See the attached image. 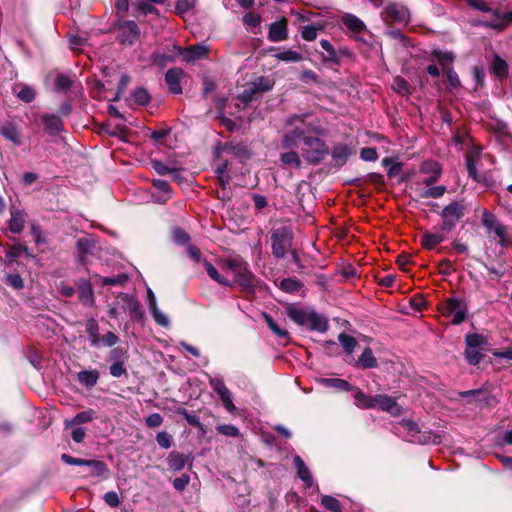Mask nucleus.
Listing matches in <instances>:
<instances>
[{
    "label": "nucleus",
    "mask_w": 512,
    "mask_h": 512,
    "mask_svg": "<svg viewBox=\"0 0 512 512\" xmlns=\"http://www.w3.org/2000/svg\"><path fill=\"white\" fill-rule=\"evenodd\" d=\"M374 408H379L391 414H396L400 410L395 398L387 394H377L374 396Z\"/></svg>",
    "instance_id": "nucleus-17"
},
{
    "label": "nucleus",
    "mask_w": 512,
    "mask_h": 512,
    "mask_svg": "<svg viewBox=\"0 0 512 512\" xmlns=\"http://www.w3.org/2000/svg\"><path fill=\"white\" fill-rule=\"evenodd\" d=\"M118 298L124 303L123 308L129 311L132 320L141 322L144 319L145 313L135 296L121 292Z\"/></svg>",
    "instance_id": "nucleus-10"
},
{
    "label": "nucleus",
    "mask_w": 512,
    "mask_h": 512,
    "mask_svg": "<svg viewBox=\"0 0 512 512\" xmlns=\"http://www.w3.org/2000/svg\"><path fill=\"white\" fill-rule=\"evenodd\" d=\"M308 116V114H291L285 120V125L294 128L297 126V123H300L302 124V128L309 129V126L306 123V119Z\"/></svg>",
    "instance_id": "nucleus-59"
},
{
    "label": "nucleus",
    "mask_w": 512,
    "mask_h": 512,
    "mask_svg": "<svg viewBox=\"0 0 512 512\" xmlns=\"http://www.w3.org/2000/svg\"><path fill=\"white\" fill-rule=\"evenodd\" d=\"M99 377L100 373L96 369L83 370L77 374V380L87 389L93 388L97 384Z\"/></svg>",
    "instance_id": "nucleus-23"
},
{
    "label": "nucleus",
    "mask_w": 512,
    "mask_h": 512,
    "mask_svg": "<svg viewBox=\"0 0 512 512\" xmlns=\"http://www.w3.org/2000/svg\"><path fill=\"white\" fill-rule=\"evenodd\" d=\"M172 239L178 245H188L191 238L184 228L176 227L172 230Z\"/></svg>",
    "instance_id": "nucleus-56"
},
{
    "label": "nucleus",
    "mask_w": 512,
    "mask_h": 512,
    "mask_svg": "<svg viewBox=\"0 0 512 512\" xmlns=\"http://www.w3.org/2000/svg\"><path fill=\"white\" fill-rule=\"evenodd\" d=\"M128 281V276L124 273L114 277H101L103 286H124Z\"/></svg>",
    "instance_id": "nucleus-58"
},
{
    "label": "nucleus",
    "mask_w": 512,
    "mask_h": 512,
    "mask_svg": "<svg viewBox=\"0 0 512 512\" xmlns=\"http://www.w3.org/2000/svg\"><path fill=\"white\" fill-rule=\"evenodd\" d=\"M395 91L401 95L410 94V85L406 79L397 76L394 78Z\"/></svg>",
    "instance_id": "nucleus-64"
},
{
    "label": "nucleus",
    "mask_w": 512,
    "mask_h": 512,
    "mask_svg": "<svg viewBox=\"0 0 512 512\" xmlns=\"http://www.w3.org/2000/svg\"><path fill=\"white\" fill-rule=\"evenodd\" d=\"M321 504L329 511L341 512V503L338 499L330 495H324L321 498Z\"/></svg>",
    "instance_id": "nucleus-60"
},
{
    "label": "nucleus",
    "mask_w": 512,
    "mask_h": 512,
    "mask_svg": "<svg viewBox=\"0 0 512 512\" xmlns=\"http://www.w3.org/2000/svg\"><path fill=\"white\" fill-rule=\"evenodd\" d=\"M288 20L283 17L270 24L268 39L271 42H281L288 39Z\"/></svg>",
    "instance_id": "nucleus-15"
},
{
    "label": "nucleus",
    "mask_w": 512,
    "mask_h": 512,
    "mask_svg": "<svg viewBox=\"0 0 512 512\" xmlns=\"http://www.w3.org/2000/svg\"><path fill=\"white\" fill-rule=\"evenodd\" d=\"M209 49L203 44H195L184 48L183 60L187 63L208 57Z\"/></svg>",
    "instance_id": "nucleus-19"
},
{
    "label": "nucleus",
    "mask_w": 512,
    "mask_h": 512,
    "mask_svg": "<svg viewBox=\"0 0 512 512\" xmlns=\"http://www.w3.org/2000/svg\"><path fill=\"white\" fill-rule=\"evenodd\" d=\"M341 23L354 34H361L366 30L365 23L356 15L345 13L341 18Z\"/></svg>",
    "instance_id": "nucleus-20"
},
{
    "label": "nucleus",
    "mask_w": 512,
    "mask_h": 512,
    "mask_svg": "<svg viewBox=\"0 0 512 512\" xmlns=\"http://www.w3.org/2000/svg\"><path fill=\"white\" fill-rule=\"evenodd\" d=\"M216 430L219 434L228 436V437H238L240 435L239 429L232 424H222L216 427Z\"/></svg>",
    "instance_id": "nucleus-62"
},
{
    "label": "nucleus",
    "mask_w": 512,
    "mask_h": 512,
    "mask_svg": "<svg viewBox=\"0 0 512 512\" xmlns=\"http://www.w3.org/2000/svg\"><path fill=\"white\" fill-rule=\"evenodd\" d=\"M293 464L297 469L298 477L308 486L310 487L313 482V478L309 468L304 463L303 459L299 455H295L293 458Z\"/></svg>",
    "instance_id": "nucleus-25"
},
{
    "label": "nucleus",
    "mask_w": 512,
    "mask_h": 512,
    "mask_svg": "<svg viewBox=\"0 0 512 512\" xmlns=\"http://www.w3.org/2000/svg\"><path fill=\"white\" fill-rule=\"evenodd\" d=\"M61 460L67 465L87 466L90 469V476L106 479L110 475V469L104 461L76 458L66 453L61 455Z\"/></svg>",
    "instance_id": "nucleus-4"
},
{
    "label": "nucleus",
    "mask_w": 512,
    "mask_h": 512,
    "mask_svg": "<svg viewBox=\"0 0 512 512\" xmlns=\"http://www.w3.org/2000/svg\"><path fill=\"white\" fill-rule=\"evenodd\" d=\"M278 287L286 293H295L303 287V283L295 277L284 278L280 281Z\"/></svg>",
    "instance_id": "nucleus-49"
},
{
    "label": "nucleus",
    "mask_w": 512,
    "mask_h": 512,
    "mask_svg": "<svg viewBox=\"0 0 512 512\" xmlns=\"http://www.w3.org/2000/svg\"><path fill=\"white\" fill-rule=\"evenodd\" d=\"M150 61L152 65L157 66L160 69H164L169 63H174L176 58L175 55L156 51L151 54Z\"/></svg>",
    "instance_id": "nucleus-43"
},
{
    "label": "nucleus",
    "mask_w": 512,
    "mask_h": 512,
    "mask_svg": "<svg viewBox=\"0 0 512 512\" xmlns=\"http://www.w3.org/2000/svg\"><path fill=\"white\" fill-rule=\"evenodd\" d=\"M129 360L128 349L122 346L113 347L107 356V361L112 362L109 372L115 378L127 375V363Z\"/></svg>",
    "instance_id": "nucleus-6"
},
{
    "label": "nucleus",
    "mask_w": 512,
    "mask_h": 512,
    "mask_svg": "<svg viewBox=\"0 0 512 512\" xmlns=\"http://www.w3.org/2000/svg\"><path fill=\"white\" fill-rule=\"evenodd\" d=\"M79 300L83 303H91L94 301V293L92 284L87 279H80L77 282Z\"/></svg>",
    "instance_id": "nucleus-34"
},
{
    "label": "nucleus",
    "mask_w": 512,
    "mask_h": 512,
    "mask_svg": "<svg viewBox=\"0 0 512 512\" xmlns=\"http://www.w3.org/2000/svg\"><path fill=\"white\" fill-rule=\"evenodd\" d=\"M147 303L155 322L162 327H167L169 325V319L159 310L155 295L151 289L147 291Z\"/></svg>",
    "instance_id": "nucleus-18"
},
{
    "label": "nucleus",
    "mask_w": 512,
    "mask_h": 512,
    "mask_svg": "<svg viewBox=\"0 0 512 512\" xmlns=\"http://www.w3.org/2000/svg\"><path fill=\"white\" fill-rule=\"evenodd\" d=\"M292 233L287 228L276 229L271 234L272 253L280 259L286 255L287 248L291 245Z\"/></svg>",
    "instance_id": "nucleus-8"
},
{
    "label": "nucleus",
    "mask_w": 512,
    "mask_h": 512,
    "mask_svg": "<svg viewBox=\"0 0 512 512\" xmlns=\"http://www.w3.org/2000/svg\"><path fill=\"white\" fill-rule=\"evenodd\" d=\"M446 192V187L443 185L428 187L427 189L418 190L419 198L428 199L433 198L437 199L442 197Z\"/></svg>",
    "instance_id": "nucleus-51"
},
{
    "label": "nucleus",
    "mask_w": 512,
    "mask_h": 512,
    "mask_svg": "<svg viewBox=\"0 0 512 512\" xmlns=\"http://www.w3.org/2000/svg\"><path fill=\"white\" fill-rule=\"evenodd\" d=\"M354 365L361 369H374L378 367V361L370 347H365Z\"/></svg>",
    "instance_id": "nucleus-21"
},
{
    "label": "nucleus",
    "mask_w": 512,
    "mask_h": 512,
    "mask_svg": "<svg viewBox=\"0 0 512 512\" xmlns=\"http://www.w3.org/2000/svg\"><path fill=\"white\" fill-rule=\"evenodd\" d=\"M465 213L466 206L462 202L456 200L451 201L439 212L442 218L440 231L446 233L451 232L456 227L457 223L465 216Z\"/></svg>",
    "instance_id": "nucleus-2"
},
{
    "label": "nucleus",
    "mask_w": 512,
    "mask_h": 512,
    "mask_svg": "<svg viewBox=\"0 0 512 512\" xmlns=\"http://www.w3.org/2000/svg\"><path fill=\"white\" fill-rule=\"evenodd\" d=\"M94 247V243L87 237L79 238L76 242V249L78 254V261L80 264H85L87 255Z\"/></svg>",
    "instance_id": "nucleus-36"
},
{
    "label": "nucleus",
    "mask_w": 512,
    "mask_h": 512,
    "mask_svg": "<svg viewBox=\"0 0 512 512\" xmlns=\"http://www.w3.org/2000/svg\"><path fill=\"white\" fill-rule=\"evenodd\" d=\"M275 58L277 60L289 63V62H299L303 59V56L299 52L288 49V50H284L282 52L277 53L275 55Z\"/></svg>",
    "instance_id": "nucleus-55"
},
{
    "label": "nucleus",
    "mask_w": 512,
    "mask_h": 512,
    "mask_svg": "<svg viewBox=\"0 0 512 512\" xmlns=\"http://www.w3.org/2000/svg\"><path fill=\"white\" fill-rule=\"evenodd\" d=\"M287 316L299 326L308 324L310 311L297 308L295 304H289L287 307Z\"/></svg>",
    "instance_id": "nucleus-22"
},
{
    "label": "nucleus",
    "mask_w": 512,
    "mask_h": 512,
    "mask_svg": "<svg viewBox=\"0 0 512 512\" xmlns=\"http://www.w3.org/2000/svg\"><path fill=\"white\" fill-rule=\"evenodd\" d=\"M95 417V411L92 409H88L82 412L77 413L73 418L66 419L64 421L65 429L74 427L76 425H81L92 421Z\"/></svg>",
    "instance_id": "nucleus-27"
},
{
    "label": "nucleus",
    "mask_w": 512,
    "mask_h": 512,
    "mask_svg": "<svg viewBox=\"0 0 512 512\" xmlns=\"http://www.w3.org/2000/svg\"><path fill=\"white\" fill-rule=\"evenodd\" d=\"M85 331L89 336L90 345L92 347H98L100 345L101 335L99 334V324L93 317L87 319Z\"/></svg>",
    "instance_id": "nucleus-28"
},
{
    "label": "nucleus",
    "mask_w": 512,
    "mask_h": 512,
    "mask_svg": "<svg viewBox=\"0 0 512 512\" xmlns=\"http://www.w3.org/2000/svg\"><path fill=\"white\" fill-rule=\"evenodd\" d=\"M483 349L466 347L464 356L470 365H478L484 358Z\"/></svg>",
    "instance_id": "nucleus-52"
},
{
    "label": "nucleus",
    "mask_w": 512,
    "mask_h": 512,
    "mask_svg": "<svg viewBox=\"0 0 512 512\" xmlns=\"http://www.w3.org/2000/svg\"><path fill=\"white\" fill-rule=\"evenodd\" d=\"M263 318L269 329L280 338H289V332L280 328V326L274 321L273 317L268 313H263Z\"/></svg>",
    "instance_id": "nucleus-53"
},
{
    "label": "nucleus",
    "mask_w": 512,
    "mask_h": 512,
    "mask_svg": "<svg viewBox=\"0 0 512 512\" xmlns=\"http://www.w3.org/2000/svg\"><path fill=\"white\" fill-rule=\"evenodd\" d=\"M312 331L325 333L329 328L328 319L325 316L319 315L314 310L310 311L308 324Z\"/></svg>",
    "instance_id": "nucleus-24"
},
{
    "label": "nucleus",
    "mask_w": 512,
    "mask_h": 512,
    "mask_svg": "<svg viewBox=\"0 0 512 512\" xmlns=\"http://www.w3.org/2000/svg\"><path fill=\"white\" fill-rule=\"evenodd\" d=\"M257 93L268 92L273 89L275 81L269 77L259 76L250 82Z\"/></svg>",
    "instance_id": "nucleus-46"
},
{
    "label": "nucleus",
    "mask_w": 512,
    "mask_h": 512,
    "mask_svg": "<svg viewBox=\"0 0 512 512\" xmlns=\"http://www.w3.org/2000/svg\"><path fill=\"white\" fill-rule=\"evenodd\" d=\"M355 405L361 409H374V396L365 394L360 388L354 387Z\"/></svg>",
    "instance_id": "nucleus-37"
},
{
    "label": "nucleus",
    "mask_w": 512,
    "mask_h": 512,
    "mask_svg": "<svg viewBox=\"0 0 512 512\" xmlns=\"http://www.w3.org/2000/svg\"><path fill=\"white\" fill-rule=\"evenodd\" d=\"M352 153L353 150L350 146L345 143H337L333 146L332 150H330L332 156L331 167L341 168L347 163Z\"/></svg>",
    "instance_id": "nucleus-12"
},
{
    "label": "nucleus",
    "mask_w": 512,
    "mask_h": 512,
    "mask_svg": "<svg viewBox=\"0 0 512 512\" xmlns=\"http://www.w3.org/2000/svg\"><path fill=\"white\" fill-rule=\"evenodd\" d=\"M10 214H11V218L9 220V230L12 233L22 232L24 229V223H25L24 213L21 210L15 208V207H12L10 209Z\"/></svg>",
    "instance_id": "nucleus-29"
},
{
    "label": "nucleus",
    "mask_w": 512,
    "mask_h": 512,
    "mask_svg": "<svg viewBox=\"0 0 512 512\" xmlns=\"http://www.w3.org/2000/svg\"><path fill=\"white\" fill-rule=\"evenodd\" d=\"M193 457L191 454H183L178 451H172L167 457V464L169 470L172 472L181 471L188 463H192Z\"/></svg>",
    "instance_id": "nucleus-16"
},
{
    "label": "nucleus",
    "mask_w": 512,
    "mask_h": 512,
    "mask_svg": "<svg viewBox=\"0 0 512 512\" xmlns=\"http://www.w3.org/2000/svg\"><path fill=\"white\" fill-rule=\"evenodd\" d=\"M445 240V236L442 233H431L425 231L421 236V245L426 250H433L437 245Z\"/></svg>",
    "instance_id": "nucleus-32"
},
{
    "label": "nucleus",
    "mask_w": 512,
    "mask_h": 512,
    "mask_svg": "<svg viewBox=\"0 0 512 512\" xmlns=\"http://www.w3.org/2000/svg\"><path fill=\"white\" fill-rule=\"evenodd\" d=\"M310 129L299 126L285 131L280 140L279 160L283 167L300 169L302 162L317 166L330 154L328 144L322 138L310 133Z\"/></svg>",
    "instance_id": "nucleus-1"
},
{
    "label": "nucleus",
    "mask_w": 512,
    "mask_h": 512,
    "mask_svg": "<svg viewBox=\"0 0 512 512\" xmlns=\"http://www.w3.org/2000/svg\"><path fill=\"white\" fill-rule=\"evenodd\" d=\"M382 15L386 21L391 23H406L408 21V11L396 3H388Z\"/></svg>",
    "instance_id": "nucleus-13"
},
{
    "label": "nucleus",
    "mask_w": 512,
    "mask_h": 512,
    "mask_svg": "<svg viewBox=\"0 0 512 512\" xmlns=\"http://www.w3.org/2000/svg\"><path fill=\"white\" fill-rule=\"evenodd\" d=\"M203 265L206 269L207 274L209 275V277L211 279H213L214 281H216L217 283H219L220 285H223L225 287H230V288L233 287V283L230 280H228L227 278H225L224 276H222L221 274H219L218 270L213 266L212 263H210L207 260H204Z\"/></svg>",
    "instance_id": "nucleus-42"
},
{
    "label": "nucleus",
    "mask_w": 512,
    "mask_h": 512,
    "mask_svg": "<svg viewBox=\"0 0 512 512\" xmlns=\"http://www.w3.org/2000/svg\"><path fill=\"white\" fill-rule=\"evenodd\" d=\"M23 252L29 255L28 248L26 246L21 244H15L11 246L6 253V261L8 263L14 262Z\"/></svg>",
    "instance_id": "nucleus-57"
},
{
    "label": "nucleus",
    "mask_w": 512,
    "mask_h": 512,
    "mask_svg": "<svg viewBox=\"0 0 512 512\" xmlns=\"http://www.w3.org/2000/svg\"><path fill=\"white\" fill-rule=\"evenodd\" d=\"M320 46L324 50L322 54L324 63H331L338 66L341 64L343 58H353V53L347 47L335 48L329 40L322 39Z\"/></svg>",
    "instance_id": "nucleus-7"
},
{
    "label": "nucleus",
    "mask_w": 512,
    "mask_h": 512,
    "mask_svg": "<svg viewBox=\"0 0 512 512\" xmlns=\"http://www.w3.org/2000/svg\"><path fill=\"white\" fill-rule=\"evenodd\" d=\"M227 154L234 155L239 158L248 159L250 158V151L246 144L243 142L234 143L233 141L225 142L224 148Z\"/></svg>",
    "instance_id": "nucleus-26"
},
{
    "label": "nucleus",
    "mask_w": 512,
    "mask_h": 512,
    "mask_svg": "<svg viewBox=\"0 0 512 512\" xmlns=\"http://www.w3.org/2000/svg\"><path fill=\"white\" fill-rule=\"evenodd\" d=\"M176 412L178 415L183 416L189 425L197 428L201 433L205 434L207 432L206 426L200 422L199 418L195 414L189 412L185 408H178Z\"/></svg>",
    "instance_id": "nucleus-44"
},
{
    "label": "nucleus",
    "mask_w": 512,
    "mask_h": 512,
    "mask_svg": "<svg viewBox=\"0 0 512 512\" xmlns=\"http://www.w3.org/2000/svg\"><path fill=\"white\" fill-rule=\"evenodd\" d=\"M431 55L437 59V61L442 67V71H444V67H452L449 64L453 63L455 60V54L453 52H444L440 49H434Z\"/></svg>",
    "instance_id": "nucleus-47"
},
{
    "label": "nucleus",
    "mask_w": 512,
    "mask_h": 512,
    "mask_svg": "<svg viewBox=\"0 0 512 512\" xmlns=\"http://www.w3.org/2000/svg\"><path fill=\"white\" fill-rule=\"evenodd\" d=\"M451 89L457 90L461 87V81L453 67H444L443 71Z\"/></svg>",
    "instance_id": "nucleus-54"
},
{
    "label": "nucleus",
    "mask_w": 512,
    "mask_h": 512,
    "mask_svg": "<svg viewBox=\"0 0 512 512\" xmlns=\"http://www.w3.org/2000/svg\"><path fill=\"white\" fill-rule=\"evenodd\" d=\"M0 134L17 146L21 144V135L13 123L0 126Z\"/></svg>",
    "instance_id": "nucleus-39"
},
{
    "label": "nucleus",
    "mask_w": 512,
    "mask_h": 512,
    "mask_svg": "<svg viewBox=\"0 0 512 512\" xmlns=\"http://www.w3.org/2000/svg\"><path fill=\"white\" fill-rule=\"evenodd\" d=\"M132 99L135 104L139 106H147L151 102V95L148 90L144 87H137L132 92Z\"/></svg>",
    "instance_id": "nucleus-48"
},
{
    "label": "nucleus",
    "mask_w": 512,
    "mask_h": 512,
    "mask_svg": "<svg viewBox=\"0 0 512 512\" xmlns=\"http://www.w3.org/2000/svg\"><path fill=\"white\" fill-rule=\"evenodd\" d=\"M133 6V16L138 18L139 15H148L154 14L156 16L159 15V10L153 6L151 3H147L144 0H136L132 4Z\"/></svg>",
    "instance_id": "nucleus-35"
},
{
    "label": "nucleus",
    "mask_w": 512,
    "mask_h": 512,
    "mask_svg": "<svg viewBox=\"0 0 512 512\" xmlns=\"http://www.w3.org/2000/svg\"><path fill=\"white\" fill-rule=\"evenodd\" d=\"M113 26L118 31L117 39L119 43L123 45L132 46L140 39V29L133 20L119 18Z\"/></svg>",
    "instance_id": "nucleus-5"
},
{
    "label": "nucleus",
    "mask_w": 512,
    "mask_h": 512,
    "mask_svg": "<svg viewBox=\"0 0 512 512\" xmlns=\"http://www.w3.org/2000/svg\"><path fill=\"white\" fill-rule=\"evenodd\" d=\"M457 394L461 398H469L468 403L475 401L478 403L485 402V404L488 405V402H489V395L486 393V391L483 388L472 389V390H467V391H459Z\"/></svg>",
    "instance_id": "nucleus-31"
},
{
    "label": "nucleus",
    "mask_w": 512,
    "mask_h": 512,
    "mask_svg": "<svg viewBox=\"0 0 512 512\" xmlns=\"http://www.w3.org/2000/svg\"><path fill=\"white\" fill-rule=\"evenodd\" d=\"M247 267L248 263L241 257L229 258L224 261V268L231 272L233 276L246 271Z\"/></svg>",
    "instance_id": "nucleus-40"
},
{
    "label": "nucleus",
    "mask_w": 512,
    "mask_h": 512,
    "mask_svg": "<svg viewBox=\"0 0 512 512\" xmlns=\"http://www.w3.org/2000/svg\"><path fill=\"white\" fill-rule=\"evenodd\" d=\"M40 120L43 125L44 132L49 136H58L64 130V122L58 115L43 113L40 116Z\"/></svg>",
    "instance_id": "nucleus-11"
},
{
    "label": "nucleus",
    "mask_w": 512,
    "mask_h": 512,
    "mask_svg": "<svg viewBox=\"0 0 512 512\" xmlns=\"http://www.w3.org/2000/svg\"><path fill=\"white\" fill-rule=\"evenodd\" d=\"M338 341L342 345L343 350L347 355H351L355 348L358 346V341L356 338L344 332L338 335Z\"/></svg>",
    "instance_id": "nucleus-50"
},
{
    "label": "nucleus",
    "mask_w": 512,
    "mask_h": 512,
    "mask_svg": "<svg viewBox=\"0 0 512 512\" xmlns=\"http://www.w3.org/2000/svg\"><path fill=\"white\" fill-rule=\"evenodd\" d=\"M509 67L507 62L500 56L495 55L491 65V73H493L500 81L508 77Z\"/></svg>",
    "instance_id": "nucleus-33"
},
{
    "label": "nucleus",
    "mask_w": 512,
    "mask_h": 512,
    "mask_svg": "<svg viewBox=\"0 0 512 512\" xmlns=\"http://www.w3.org/2000/svg\"><path fill=\"white\" fill-rule=\"evenodd\" d=\"M17 98L24 103H31L35 99V90L26 84H17L13 88Z\"/></svg>",
    "instance_id": "nucleus-41"
},
{
    "label": "nucleus",
    "mask_w": 512,
    "mask_h": 512,
    "mask_svg": "<svg viewBox=\"0 0 512 512\" xmlns=\"http://www.w3.org/2000/svg\"><path fill=\"white\" fill-rule=\"evenodd\" d=\"M439 310L445 317L453 316V325H460L467 319L468 304L464 299L450 297L440 305Z\"/></svg>",
    "instance_id": "nucleus-3"
},
{
    "label": "nucleus",
    "mask_w": 512,
    "mask_h": 512,
    "mask_svg": "<svg viewBox=\"0 0 512 512\" xmlns=\"http://www.w3.org/2000/svg\"><path fill=\"white\" fill-rule=\"evenodd\" d=\"M151 166L153 168V170L160 176H164L166 174H170V173H174L176 171V168H171L167 165H165L162 161L160 160H152L151 161Z\"/></svg>",
    "instance_id": "nucleus-63"
},
{
    "label": "nucleus",
    "mask_w": 512,
    "mask_h": 512,
    "mask_svg": "<svg viewBox=\"0 0 512 512\" xmlns=\"http://www.w3.org/2000/svg\"><path fill=\"white\" fill-rule=\"evenodd\" d=\"M421 171H432V175L423 180V184L427 187H430L438 181L441 175V166L437 162H425L422 165Z\"/></svg>",
    "instance_id": "nucleus-30"
},
{
    "label": "nucleus",
    "mask_w": 512,
    "mask_h": 512,
    "mask_svg": "<svg viewBox=\"0 0 512 512\" xmlns=\"http://www.w3.org/2000/svg\"><path fill=\"white\" fill-rule=\"evenodd\" d=\"M233 286L236 284L240 287L241 292L247 295H254L255 289L259 279L251 272L249 267L246 268V271L240 272L238 275L234 276Z\"/></svg>",
    "instance_id": "nucleus-9"
},
{
    "label": "nucleus",
    "mask_w": 512,
    "mask_h": 512,
    "mask_svg": "<svg viewBox=\"0 0 512 512\" xmlns=\"http://www.w3.org/2000/svg\"><path fill=\"white\" fill-rule=\"evenodd\" d=\"M185 72L182 68L173 67L165 73V83L172 94H181V79Z\"/></svg>",
    "instance_id": "nucleus-14"
},
{
    "label": "nucleus",
    "mask_w": 512,
    "mask_h": 512,
    "mask_svg": "<svg viewBox=\"0 0 512 512\" xmlns=\"http://www.w3.org/2000/svg\"><path fill=\"white\" fill-rule=\"evenodd\" d=\"M466 347L485 349L488 345L487 338L479 333H468L465 335Z\"/></svg>",
    "instance_id": "nucleus-45"
},
{
    "label": "nucleus",
    "mask_w": 512,
    "mask_h": 512,
    "mask_svg": "<svg viewBox=\"0 0 512 512\" xmlns=\"http://www.w3.org/2000/svg\"><path fill=\"white\" fill-rule=\"evenodd\" d=\"M321 383L328 388H334L343 392H350L354 390V386L347 380L340 378H323Z\"/></svg>",
    "instance_id": "nucleus-38"
},
{
    "label": "nucleus",
    "mask_w": 512,
    "mask_h": 512,
    "mask_svg": "<svg viewBox=\"0 0 512 512\" xmlns=\"http://www.w3.org/2000/svg\"><path fill=\"white\" fill-rule=\"evenodd\" d=\"M72 80L65 74H58L55 80V87L57 91L67 92L72 87Z\"/></svg>",
    "instance_id": "nucleus-61"
}]
</instances>
